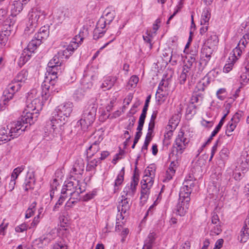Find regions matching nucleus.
<instances>
[{"instance_id":"obj_1","label":"nucleus","mask_w":249,"mask_h":249,"mask_svg":"<svg viewBox=\"0 0 249 249\" xmlns=\"http://www.w3.org/2000/svg\"><path fill=\"white\" fill-rule=\"evenodd\" d=\"M82 184L84 182H81L79 178L69 176V178L65 181L61 192V195L56 203L55 206L57 205H62L66 198L69 196H72L73 198H77L80 194L84 192L86 189Z\"/></svg>"},{"instance_id":"obj_2","label":"nucleus","mask_w":249,"mask_h":249,"mask_svg":"<svg viewBox=\"0 0 249 249\" xmlns=\"http://www.w3.org/2000/svg\"><path fill=\"white\" fill-rule=\"evenodd\" d=\"M104 14L98 21L93 31V38L95 40H97L104 36L106 31V27L107 25L110 24L115 16V11L111 10L109 8L105 9Z\"/></svg>"},{"instance_id":"obj_3","label":"nucleus","mask_w":249,"mask_h":249,"mask_svg":"<svg viewBox=\"0 0 249 249\" xmlns=\"http://www.w3.org/2000/svg\"><path fill=\"white\" fill-rule=\"evenodd\" d=\"M97 108V104L94 100L89 102L88 105L85 107L81 119L78 122L84 130L88 129L89 126L94 122L95 119Z\"/></svg>"},{"instance_id":"obj_4","label":"nucleus","mask_w":249,"mask_h":249,"mask_svg":"<svg viewBox=\"0 0 249 249\" xmlns=\"http://www.w3.org/2000/svg\"><path fill=\"white\" fill-rule=\"evenodd\" d=\"M46 17L44 11L39 7L32 8L29 13V21L26 30L33 33Z\"/></svg>"},{"instance_id":"obj_5","label":"nucleus","mask_w":249,"mask_h":249,"mask_svg":"<svg viewBox=\"0 0 249 249\" xmlns=\"http://www.w3.org/2000/svg\"><path fill=\"white\" fill-rule=\"evenodd\" d=\"M40 93L36 89H33L26 95V107L29 111L38 112L42 109L43 103L40 99Z\"/></svg>"},{"instance_id":"obj_6","label":"nucleus","mask_w":249,"mask_h":249,"mask_svg":"<svg viewBox=\"0 0 249 249\" xmlns=\"http://www.w3.org/2000/svg\"><path fill=\"white\" fill-rule=\"evenodd\" d=\"M83 41V38L80 36H76L72 38L68 45L64 46L63 49L60 50L54 56H56L59 60L63 62L64 59H68L79 47V43Z\"/></svg>"},{"instance_id":"obj_7","label":"nucleus","mask_w":249,"mask_h":249,"mask_svg":"<svg viewBox=\"0 0 249 249\" xmlns=\"http://www.w3.org/2000/svg\"><path fill=\"white\" fill-rule=\"evenodd\" d=\"M73 105L71 102H65L56 107L53 118L55 120L66 123L72 112Z\"/></svg>"},{"instance_id":"obj_8","label":"nucleus","mask_w":249,"mask_h":249,"mask_svg":"<svg viewBox=\"0 0 249 249\" xmlns=\"http://www.w3.org/2000/svg\"><path fill=\"white\" fill-rule=\"evenodd\" d=\"M189 140L184 136V133L182 131L178 132L172 147V151L169 155V157L172 159L174 155H181L187 147Z\"/></svg>"},{"instance_id":"obj_9","label":"nucleus","mask_w":249,"mask_h":249,"mask_svg":"<svg viewBox=\"0 0 249 249\" xmlns=\"http://www.w3.org/2000/svg\"><path fill=\"white\" fill-rule=\"evenodd\" d=\"M65 124V123L60 121H57L54 118H52L51 121V127L50 129L49 132H45L44 135L45 139L49 141L61 136L64 131V124Z\"/></svg>"},{"instance_id":"obj_10","label":"nucleus","mask_w":249,"mask_h":249,"mask_svg":"<svg viewBox=\"0 0 249 249\" xmlns=\"http://www.w3.org/2000/svg\"><path fill=\"white\" fill-rule=\"evenodd\" d=\"M62 61L58 60L56 56H54L48 64L47 71L51 76L50 80H54L57 78V75H59L64 70Z\"/></svg>"},{"instance_id":"obj_11","label":"nucleus","mask_w":249,"mask_h":249,"mask_svg":"<svg viewBox=\"0 0 249 249\" xmlns=\"http://www.w3.org/2000/svg\"><path fill=\"white\" fill-rule=\"evenodd\" d=\"M22 87V84L18 83L15 80H13L11 83L9 84L6 89L3 92L2 101L0 104V107L1 110L3 108L2 105L5 106L8 104V101L13 98L14 95L18 92Z\"/></svg>"},{"instance_id":"obj_12","label":"nucleus","mask_w":249,"mask_h":249,"mask_svg":"<svg viewBox=\"0 0 249 249\" xmlns=\"http://www.w3.org/2000/svg\"><path fill=\"white\" fill-rule=\"evenodd\" d=\"M137 168L135 167V172L130 183H128L124 188L122 193V197H133L136 191V187L138 185L139 178V174L136 173Z\"/></svg>"},{"instance_id":"obj_13","label":"nucleus","mask_w":249,"mask_h":249,"mask_svg":"<svg viewBox=\"0 0 249 249\" xmlns=\"http://www.w3.org/2000/svg\"><path fill=\"white\" fill-rule=\"evenodd\" d=\"M130 198L128 197H122V199L119 202L117 206L118 213L117 215L118 220L123 219L124 217L127 215V212L130 209L131 203H130Z\"/></svg>"},{"instance_id":"obj_14","label":"nucleus","mask_w":249,"mask_h":249,"mask_svg":"<svg viewBox=\"0 0 249 249\" xmlns=\"http://www.w3.org/2000/svg\"><path fill=\"white\" fill-rule=\"evenodd\" d=\"M194 187V181L192 179H187L183 183V186L181 187L179 194L180 200H187L190 199V195L192 192V188Z\"/></svg>"},{"instance_id":"obj_15","label":"nucleus","mask_w":249,"mask_h":249,"mask_svg":"<svg viewBox=\"0 0 249 249\" xmlns=\"http://www.w3.org/2000/svg\"><path fill=\"white\" fill-rule=\"evenodd\" d=\"M27 126H24L21 121H18L9 126V133L12 139L17 138L25 131Z\"/></svg>"},{"instance_id":"obj_16","label":"nucleus","mask_w":249,"mask_h":249,"mask_svg":"<svg viewBox=\"0 0 249 249\" xmlns=\"http://www.w3.org/2000/svg\"><path fill=\"white\" fill-rule=\"evenodd\" d=\"M29 111L27 108H25L23 111L21 120L22 124H29L30 125L33 124L37 120L39 113L38 112Z\"/></svg>"},{"instance_id":"obj_17","label":"nucleus","mask_w":249,"mask_h":249,"mask_svg":"<svg viewBox=\"0 0 249 249\" xmlns=\"http://www.w3.org/2000/svg\"><path fill=\"white\" fill-rule=\"evenodd\" d=\"M84 167L85 164L83 159L81 158H77L73 164L70 176L80 178L83 174Z\"/></svg>"},{"instance_id":"obj_18","label":"nucleus","mask_w":249,"mask_h":249,"mask_svg":"<svg viewBox=\"0 0 249 249\" xmlns=\"http://www.w3.org/2000/svg\"><path fill=\"white\" fill-rule=\"evenodd\" d=\"M190 199L187 198V200H180L178 199V203L176 206V213L180 216H184L188 210L190 206Z\"/></svg>"},{"instance_id":"obj_19","label":"nucleus","mask_w":249,"mask_h":249,"mask_svg":"<svg viewBox=\"0 0 249 249\" xmlns=\"http://www.w3.org/2000/svg\"><path fill=\"white\" fill-rule=\"evenodd\" d=\"M55 84V81L54 80H50L49 83L44 81L42 83L41 85V95L43 100H47L48 99L50 95V91H53L55 90L53 89Z\"/></svg>"},{"instance_id":"obj_20","label":"nucleus","mask_w":249,"mask_h":249,"mask_svg":"<svg viewBox=\"0 0 249 249\" xmlns=\"http://www.w3.org/2000/svg\"><path fill=\"white\" fill-rule=\"evenodd\" d=\"M103 140L101 135H98V139L95 141L87 149V159H91L100 150L99 144Z\"/></svg>"},{"instance_id":"obj_21","label":"nucleus","mask_w":249,"mask_h":249,"mask_svg":"<svg viewBox=\"0 0 249 249\" xmlns=\"http://www.w3.org/2000/svg\"><path fill=\"white\" fill-rule=\"evenodd\" d=\"M117 80V77L115 76H106L103 78L100 88L103 91L109 90L114 86Z\"/></svg>"},{"instance_id":"obj_22","label":"nucleus","mask_w":249,"mask_h":249,"mask_svg":"<svg viewBox=\"0 0 249 249\" xmlns=\"http://www.w3.org/2000/svg\"><path fill=\"white\" fill-rule=\"evenodd\" d=\"M178 166V162L177 160L171 161L170 164L166 170L165 176L163 179V182H168L172 179L174 176L176 169Z\"/></svg>"},{"instance_id":"obj_23","label":"nucleus","mask_w":249,"mask_h":249,"mask_svg":"<svg viewBox=\"0 0 249 249\" xmlns=\"http://www.w3.org/2000/svg\"><path fill=\"white\" fill-rule=\"evenodd\" d=\"M35 181L34 173L28 172L23 185L24 190L28 191L30 190H33L34 188Z\"/></svg>"},{"instance_id":"obj_24","label":"nucleus","mask_w":249,"mask_h":249,"mask_svg":"<svg viewBox=\"0 0 249 249\" xmlns=\"http://www.w3.org/2000/svg\"><path fill=\"white\" fill-rule=\"evenodd\" d=\"M50 240L45 234L36 239L33 242L34 249H41L50 243Z\"/></svg>"},{"instance_id":"obj_25","label":"nucleus","mask_w":249,"mask_h":249,"mask_svg":"<svg viewBox=\"0 0 249 249\" xmlns=\"http://www.w3.org/2000/svg\"><path fill=\"white\" fill-rule=\"evenodd\" d=\"M30 0H14L13 3L11 5V10L12 13L16 14V13H19L22 10L23 4H26Z\"/></svg>"},{"instance_id":"obj_26","label":"nucleus","mask_w":249,"mask_h":249,"mask_svg":"<svg viewBox=\"0 0 249 249\" xmlns=\"http://www.w3.org/2000/svg\"><path fill=\"white\" fill-rule=\"evenodd\" d=\"M41 44V41L34 36L31 41L28 43L27 47L24 50L32 54L33 53H35V51Z\"/></svg>"},{"instance_id":"obj_27","label":"nucleus","mask_w":249,"mask_h":249,"mask_svg":"<svg viewBox=\"0 0 249 249\" xmlns=\"http://www.w3.org/2000/svg\"><path fill=\"white\" fill-rule=\"evenodd\" d=\"M9 133V125L0 128V142L1 143H5L12 140Z\"/></svg>"},{"instance_id":"obj_28","label":"nucleus","mask_w":249,"mask_h":249,"mask_svg":"<svg viewBox=\"0 0 249 249\" xmlns=\"http://www.w3.org/2000/svg\"><path fill=\"white\" fill-rule=\"evenodd\" d=\"M157 236L155 232L149 233L147 238L145 240L142 249H152L153 245L155 244V240Z\"/></svg>"},{"instance_id":"obj_29","label":"nucleus","mask_w":249,"mask_h":249,"mask_svg":"<svg viewBox=\"0 0 249 249\" xmlns=\"http://www.w3.org/2000/svg\"><path fill=\"white\" fill-rule=\"evenodd\" d=\"M208 38L205 45L214 48L218 43V38L216 34L214 33L209 32L207 34Z\"/></svg>"},{"instance_id":"obj_30","label":"nucleus","mask_w":249,"mask_h":249,"mask_svg":"<svg viewBox=\"0 0 249 249\" xmlns=\"http://www.w3.org/2000/svg\"><path fill=\"white\" fill-rule=\"evenodd\" d=\"M28 72L26 70L23 69L19 72L13 79L18 83L21 84L22 86L27 80Z\"/></svg>"},{"instance_id":"obj_31","label":"nucleus","mask_w":249,"mask_h":249,"mask_svg":"<svg viewBox=\"0 0 249 249\" xmlns=\"http://www.w3.org/2000/svg\"><path fill=\"white\" fill-rule=\"evenodd\" d=\"M190 74V68L186 64L183 67L182 71L180 74L178 79L179 83L180 84H184L186 81L187 78Z\"/></svg>"},{"instance_id":"obj_32","label":"nucleus","mask_w":249,"mask_h":249,"mask_svg":"<svg viewBox=\"0 0 249 249\" xmlns=\"http://www.w3.org/2000/svg\"><path fill=\"white\" fill-rule=\"evenodd\" d=\"M68 9L63 8L57 10V12L55 14V17L59 22H62L65 19L66 17H68Z\"/></svg>"},{"instance_id":"obj_33","label":"nucleus","mask_w":249,"mask_h":249,"mask_svg":"<svg viewBox=\"0 0 249 249\" xmlns=\"http://www.w3.org/2000/svg\"><path fill=\"white\" fill-rule=\"evenodd\" d=\"M49 33V31L46 27H42L40 28L37 33L35 34L34 37L42 42L43 39L47 38L48 36Z\"/></svg>"},{"instance_id":"obj_34","label":"nucleus","mask_w":249,"mask_h":249,"mask_svg":"<svg viewBox=\"0 0 249 249\" xmlns=\"http://www.w3.org/2000/svg\"><path fill=\"white\" fill-rule=\"evenodd\" d=\"M32 54L28 52L23 50L22 53L18 59V64L19 66H23L31 58Z\"/></svg>"},{"instance_id":"obj_35","label":"nucleus","mask_w":249,"mask_h":249,"mask_svg":"<svg viewBox=\"0 0 249 249\" xmlns=\"http://www.w3.org/2000/svg\"><path fill=\"white\" fill-rule=\"evenodd\" d=\"M124 168L123 167L118 174L114 182V190L118 189V186L120 185L124 180Z\"/></svg>"},{"instance_id":"obj_36","label":"nucleus","mask_w":249,"mask_h":249,"mask_svg":"<svg viewBox=\"0 0 249 249\" xmlns=\"http://www.w3.org/2000/svg\"><path fill=\"white\" fill-rule=\"evenodd\" d=\"M249 238V230L245 229L243 227L240 231V235L238 237V239L241 243H245Z\"/></svg>"},{"instance_id":"obj_37","label":"nucleus","mask_w":249,"mask_h":249,"mask_svg":"<svg viewBox=\"0 0 249 249\" xmlns=\"http://www.w3.org/2000/svg\"><path fill=\"white\" fill-rule=\"evenodd\" d=\"M210 18L211 13L207 9H204L202 12L200 19L201 25H208Z\"/></svg>"},{"instance_id":"obj_38","label":"nucleus","mask_w":249,"mask_h":249,"mask_svg":"<svg viewBox=\"0 0 249 249\" xmlns=\"http://www.w3.org/2000/svg\"><path fill=\"white\" fill-rule=\"evenodd\" d=\"M142 190L141 193L140 199L144 202H145L148 198L150 194V189L151 188L147 187L145 185L141 186Z\"/></svg>"},{"instance_id":"obj_39","label":"nucleus","mask_w":249,"mask_h":249,"mask_svg":"<svg viewBox=\"0 0 249 249\" xmlns=\"http://www.w3.org/2000/svg\"><path fill=\"white\" fill-rule=\"evenodd\" d=\"M240 80L242 84L247 83L249 81V69L247 68V66L242 70Z\"/></svg>"},{"instance_id":"obj_40","label":"nucleus","mask_w":249,"mask_h":249,"mask_svg":"<svg viewBox=\"0 0 249 249\" xmlns=\"http://www.w3.org/2000/svg\"><path fill=\"white\" fill-rule=\"evenodd\" d=\"M237 124L231 121V120L229 122L227 125L226 129V134L227 136L230 137L232 135V132L236 127Z\"/></svg>"},{"instance_id":"obj_41","label":"nucleus","mask_w":249,"mask_h":249,"mask_svg":"<svg viewBox=\"0 0 249 249\" xmlns=\"http://www.w3.org/2000/svg\"><path fill=\"white\" fill-rule=\"evenodd\" d=\"M90 159H88V162L86 167V170L87 171H91L94 170L97 166L99 162H100L99 159H93L91 160H89Z\"/></svg>"},{"instance_id":"obj_42","label":"nucleus","mask_w":249,"mask_h":249,"mask_svg":"<svg viewBox=\"0 0 249 249\" xmlns=\"http://www.w3.org/2000/svg\"><path fill=\"white\" fill-rule=\"evenodd\" d=\"M154 178L149 177L148 176H144L141 181V186L145 185L147 187L151 188L153 184Z\"/></svg>"},{"instance_id":"obj_43","label":"nucleus","mask_w":249,"mask_h":249,"mask_svg":"<svg viewBox=\"0 0 249 249\" xmlns=\"http://www.w3.org/2000/svg\"><path fill=\"white\" fill-rule=\"evenodd\" d=\"M213 48L209 46L205 45L201 50V55L204 57H211Z\"/></svg>"},{"instance_id":"obj_44","label":"nucleus","mask_w":249,"mask_h":249,"mask_svg":"<svg viewBox=\"0 0 249 249\" xmlns=\"http://www.w3.org/2000/svg\"><path fill=\"white\" fill-rule=\"evenodd\" d=\"M145 175L144 176H148L149 177L155 178L156 173V167L154 165H151L148 166L145 170Z\"/></svg>"},{"instance_id":"obj_45","label":"nucleus","mask_w":249,"mask_h":249,"mask_svg":"<svg viewBox=\"0 0 249 249\" xmlns=\"http://www.w3.org/2000/svg\"><path fill=\"white\" fill-rule=\"evenodd\" d=\"M241 159L242 162H245L247 164H249V149L248 147L245 148L242 151Z\"/></svg>"},{"instance_id":"obj_46","label":"nucleus","mask_w":249,"mask_h":249,"mask_svg":"<svg viewBox=\"0 0 249 249\" xmlns=\"http://www.w3.org/2000/svg\"><path fill=\"white\" fill-rule=\"evenodd\" d=\"M243 116L244 112L242 111L239 110L234 114L231 120L238 124Z\"/></svg>"},{"instance_id":"obj_47","label":"nucleus","mask_w":249,"mask_h":249,"mask_svg":"<svg viewBox=\"0 0 249 249\" xmlns=\"http://www.w3.org/2000/svg\"><path fill=\"white\" fill-rule=\"evenodd\" d=\"M196 106L193 103H189L186 108V113L194 115L196 113Z\"/></svg>"},{"instance_id":"obj_48","label":"nucleus","mask_w":249,"mask_h":249,"mask_svg":"<svg viewBox=\"0 0 249 249\" xmlns=\"http://www.w3.org/2000/svg\"><path fill=\"white\" fill-rule=\"evenodd\" d=\"M168 86V82L162 79L160 82L159 84L157 91V94H160V92H163L164 89H166V88Z\"/></svg>"},{"instance_id":"obj_49","label":"nucleus","mask_w":249,"mask_h":249,"mask_svg":"<svg viewBox=\"0 0 249 249\" xmlns=\"http://www.w3.org/2000/svg\"><path fill=\"white\" fill-rule=\"evenodd\" d=\"M211 57H204L201 55L199 65L201 67V71L208 65Z\"/></svg>"},{"instance_id":"obj_50","label":"nucleus","mask_w":249,"mask_h":249,"mask_svg":"<svg viewBox=\"0 0 249 249\" xmlns=\"http://www.w3.org/2000/svg\"><path fill=\"white\" fill-rule=\"evenodd\" d=\"M24 170V167L21 166L15 168L11 175V178L16 179L19 174Z\"/></svg>"},{"instance_id":"obj_51","label":"nucleus","mask_w":249,"mask_h":249,"mask_svg":"<svg viewBox=\"0 0 249 249\" xmlns=\"http://www.w3.org/2000/svg\"><path fill=\"white\" fill-rule=\"evenodd\" d=\"M139 80V77L135 75H132L128 81V85L131 88H134L136 86Z\"/></svg>"},{"instance_id":"obj_52","label":"nucleus","mask_w":249,"mask_h":249,"mask_svg":"<svg viewBox=\"0 0 249 249\" xmlns=\"http://www.w3.org/2000/svg\"><path fill=\"white\" fill-rule=\"evenodd\" d=\"M226 89L224 88L219 89L216 92L217 98L221 101L224 100L226 97Z\"/></svg>"},{"instance_id":"obj_53","label":"nucleus","mask_w":249,"mask_h":249,"mask_svg":"<svg viewBox=\"0 0 249 249\" xmlns=\"http://www.w3.org/2000/svg\"><path fill=\"white\" fill-rule=\"evenodd\" d=\"M151 135H152L151 133H150V132H147L146 137H145V139L144 144L142 147V149H147L148 145L149 144V143L152 139Z\"/></svg>"},{"instance_id":"obj_54","label":"nucleus","mask_w":249,"mask_h":249,"mask_svg":"<svg viewBox=\"0 0 249 249\" xmlns=\"http://www.w3.org/2000/svg\"><path fill=\"white\" fill-rule=\"evenodd\" d=\"M244 50V49H241V47H240L238 46H237L236 47V48H235L233 50V51H232L233 54L236 59H238V58L241 56V55L242 53V51Z\"/></svg>"},{"instance_id":"obj_55","label":"nucleus","mask_w":249,"mask_h":249,"mask_svg":"<svg viewBox=\"0 0 249 249\" xmlns=\"http://www.w3.org/2000/svg\"><path fill=\"white\" fill-rule=\"evenodd\" d=\"M96 191H92L91 192H90L86 195H85L83 197V200L85 201H88L92 198H93L96 195Z\"/></svg>"},{"instance_id":"obj_56","label":"nucleus","mask_w":249,"mask_h":249,"mask_svg":"<svg viewBox=\"0 0 249 249\" xmlns=\"http://www.w3.org/2000/svg\"><path fill=\"white\" fill-rule=\"evenodd\" d=\"M84 96V94L82 91V89L76 90L73 95L74 98L77 101L81 100Z\"/></svg>"},{"instance_id":"obj_57","label":"nucleus","mask_w":249,"mask_h":249,"mask_svg":"<svg viewBox=\"0 0 249 249\" xmlns=\"http://www.w3.org/2000/svg\"><path fill=\"white\" fill-rule=\"evenodd\" d=\"M29 228L26 223H22L15 228V231L17 232H22L26 231Z\"/></svg>"},{"instance_id":"obj_58","label":"nucleus","mask_w":249,"mask_h":249,"mask_svg":"<svg viewBox=\"0 0 249 249\" xmlns=\"http://www.w3.org/2000/svg\"><path fill=\"white\" fill-rule=\"evenodd\" d=\"M183 3L182 1L180 0L178 4L176 6L174 13L170 16V19H172L176 15L181 9L183 7Z\"/></svg>"},{"instance_id":"obj_59","label":"nucleus","mask_w":249,"mask_h":249,"mask_svg":"<svg viewBox=\"0 0 249 249\" xmlns=\"http://www.w3.org/2000/svg\"><path fill=\"white\" fill-rule=\"evenodd\" d=\"M40 216L39 215H36L34 217L32 222L31 223L30 226L29 227V229H34L36 227L37 224L40 221Z\"/></svg>"},{"instance_id":"obj_60","label":"nucleus","mask_w":249,"mask_h":249,"mask_svg":"<svg viewBox=\"0 0 249 249\" xmlns=\"http://www.w3.org/2000/svg\"><path fill=\"white\" fill-rule=\"evenodd\" d=\"M142 37L144 42L147 43L149 49H151L152 48V39L151 38V37H150V36L149 35L145 36L144 35H143Z\"/></svg>"},{"instance_id":"obj_61","label":"nucleus","mask_w":249,"mask_h":249,"mask_svg":"<svg viewBox=\"0 0 249 249\" xmlns=\"http://www.w3.org/2000/svg\"><path fill=\"white\" fill-rule=\"evenodd\" d=\"M207 87L205 83H203L201 80L198 82L196 85V91H203L205 88Z\"/></svg>"},{"instance_id":"obj_62","label":"nucleus","mask_w":249,"mask_h":249,"mask_svg":"<svg viewBox=\"0 0 249 249\" xmlns=\"http://www.w3.org/2000/svg\"><path fill=\"white\" fill-rule=\"evenodd\" d=\"M82 89L84 90L90 89L92 87V83L91 82H86V79L82 81Z\"/></svg>"},{"instance_id":"obj_63","label":"nucleus","mask_w":249,"mask_h":249,"mask_svg":"<svg viewBox=\"0 0 249 249\" xmlns=\"http://www.w3.org/2000/svg\"><path fill=\"white\" fill-rule=\"evenodd\" d=\"M45 235H46V236H47L49 240H50V241H51L53 240L57 236V233H56V230L53 229L50 231V232L46 234Z\"/></svg>"},{"instance_id":"obj_64","label":"nucleus","mask_w":249,"mask_h":249,"mask_svg":"<svg viewBox=\"0 0 249 249\" xmlns=\"http://www.w3.org/2000/svg\"><path fill=\"white\" fill-rule=\"evenodd\" d=\"M219 72L215 69H213L212 71H210L207 74L208 76L209 77V79L214 80L215 78H216L218 75Z\"/></svg>"}]
</instances>
